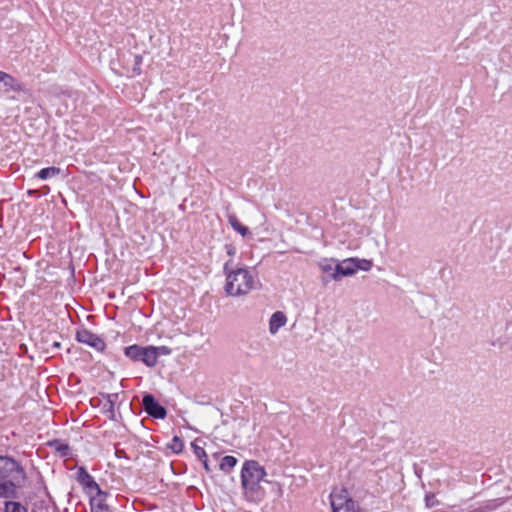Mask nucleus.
<instances>
[{"label":"nucleus","instance_id":"nucleus-17","mask_svg":"<svg viewBox=\"0 0 512 512\" xmlns=\"http://www.w3.org/2000/svg\"><path fill=\"white\" fill-rule=\"evenodd\" d=\"M228 223L230 226L241 234L243 237L249 234V228L244 226L237 218L235 214H230L228 216Z\"/></svg>","mask_w":512,"mask_h":512},{"label":"nucleus","instance_id":"nucleus-27","mask_svg":"<svg viewBox=\"0 0 512 512\" xmlns=\"http://www.w3.org/2000/svg\"><path fill=\"white\" fill-rule=\"evenodd\" d=\"M202 462L203 468L207 473L212 472V468L209 465L208 456L206 455V458L199 459Z\"/></svg>","mask_w":512,"mask_h":512},{"label":"nucleus","instance_id":"nucleus-29","mask_svg":"<svg viewBox=\"0 0 512 512\" xmlns=\"http://www.w3.org/2000/svg\"><path fill=\"white\" fill-rule=\"evenodd\" d=\"M115 456L117 458H127V454L125 450L116 448L115 450Z\"/></svg>","mask_w":512,"mask_h":512},{"label":"nucleus","instance_id":"nucleus-22","mask_svg":"<svg viewBox=\"0 0 512 512\" xmlns=\"http://www.w3.org/2000/svg\"><path fill=\"white\" fill-rule=\"evenodd\" d=\"M150 349L154 350L155 354V365L158 362V357L160 355H170L172 350L168 346H152L150 345Z\"/></svg>","mask_w":512,"mask_h":512},{"label":"nucleus","instance_id":"nucleus-6","mask_svg":"<svg viewBox=\"0 0 512 512\" xmlns=\"http://www.w3.org/2000/svg\"><path fill=\"white\" fill-rule=\"evenodd\" d=\"M142 407L144 411L152 418L165 419L167 416L166 408L151 393H144L142 397Z\"/></svg>","mask_w":512,"mask_h":512},{"label":"nucleus","instance_id":"nucleus-12","mask_svg":"<svg viewBox=\"0 0 512 512\" xmlns=\"http://www.w3.org/2000/svg\"><path fill=\"white\" fill-rule=\"evenodd\" d=\"M287 322L286 315L281 311L274 312L269 320V331L271 334H276L281 327Z\"/></svg>","mask_w":512,"mask_h":512},{"label":"nucleus","instance_id":"nucleus-3","mask_svg":"<svg viewBox=\"0 0 512 512\" xmlns=\"http://www.w3.org/2000/svg\"><path fill=\"white\" fill-rule=\"evenodd\" d=\"M0 479H14L16 483H22L26 479V473L15 459L0 456Z\"/></svg>","mask_w":512,"mask_h":512},{"label":"nucleus","instance_id":"nucleus-16","mask_svg":"<svg viewBox=\"0 0 512 512\" xmlns=\"http://www.w3.org/2000/svg\"><path fill=\"white\" fill-rule=\"evenodd\" d=\"M61 172H62V170L59 167H55V166L46 167V168H43L40 171H38L34 175V178H37L40 180H48V179L58 176L59 174H61Z\"/></svg>","mask_w":512,"mask_h":512},{"label":"nucleus","instance_id":"nucleus-20","mask_svg":"<svg viewBox=\"0 0 512 512\" xmlns=\"http://www.w3.org/2000/svg\"><path fill=\"white\" fill-rule=\"evenodd\" d=\"M4 512H28V510L20 502L6 501L4 506Z\"/></svg>","mask_w":512,"mask_h":512},{"label":"nucleus","instance_id":"nucleus-11","mask_svg":"<svg viewBox=\"0 0 512 512\" xmlns=\"http://www.w3.org/2000/svg\"><path fill=\"white\" fill-rule=\"evenodd\" d=\"M107 492L104 495H94L90 497L91 512H112L106 503Z\"/></svg>","mask_w":512,"mask_h":512},{"label":"nucleus","instance_id":"nucleus-25","mask_svg":"<svg viewBox=\"0 0 512 512\" xmlns=\"http://www.w3.org/2000/svg\"><path fill=\"white\" fill-rule=\"evenodd\" d=\"M439 501L437 500L435 494L428 493L425 495V505L427 508H432L438 505Z\"/></svg>","mask_w":512,"mask_h":512},{"label":"nucleus","instance_id":"nucleus-2","mask_svg":"<svg viewBox=\"0 0 512 512\" xmlns=\"http://www.w3.org/2000/svg\"><path fill=\"white\" fill-rule=\"evenodd\" d=\"M260 285L257 276L248 268H238L227 273L225 292L229 296L237 297L248 294Z\"/></svg>","mask_w":512,"mask_h":512},{"label":"nucleus","instance_id":"nucleus-15","mask_svg":"<svg viewBox=\"0 0 512 512\" xmlns=\"http://www.w3.org/2000/svg\"><path fill=\"white\" fill-rule=\"evenodd\" d=\"M48 446L52 449H54V451L60 456V457H67L69 455V452H70V447L67 443L59 440V439H55V440H51L48 442Z\"/></svg>","mask_w":512,"mask_h":512},{"label":"nucleus","instance_id":"nucleus-28","mask_svg":"<svg viewBox=\"0 0 512 512\" xmlns=\"http://www.w3.org/2000/svg\"><path fill=\"white\" fill-rule=\"evenodd\" d=\"M225 250H226L227 254H228L229 256H231V257H232V256H234V255L236 254V248H235V246H234V245H232V244H226V245H225Z\"/></svg>","mask_w":512,"mask_h":512},{"label":"nucleus","instance_id":"nucleus-14","mask_svg":"<svg viewBox=\"0 0 512 512\" xmlns=\"http://www.w3.org/2000/svg\"><path fill=\"white\" fill-rule=\"evenodd\" d=\"M21 483H16L14 479H7L6 481L0 483V497H15L16 495V487Z\"/></svg>","mask_w":512,"mask_h":512},{"label":"nucleus","instance_id":"nucleus-31","mask_svg":"<svg viewBox=\"0 0 512 512\" xmlns=\"http://www.w3.org/2000/svg\"><path fill=\"white\" fill-rule=\"evenodd\" d=\"M60 345H61V344H60L59 342H54L53 347L59 348V347H60Z\"/></svg>","mask_w":512,"mask_h":512},{"label":"nucleus","instance_id":"nucleus-24","mask_svg":"<svg viewBox=\"0 0 512 512\" xmlns=\"http://www.w3.org/2000/svg\"><path fill=\"white\" fill-rule=\"evenodd\" d=\"M355 266H356V271L357 270L369 271L372 268V262L370 260H366V259L355 258Z\"/></svg>","mask_w":512,"mask_h":512},{"label":"nucleus","instance_id":"nucleus-4","mask_svg":"<svg viewBox=\"0 0 512 512\" xmlns=\"http://www.w3.org/2000/svg\"><path fill=\"white\" fill-rule=\"evenodd\" d=\"M124 355L133 362H141L147 367L155 366L154 350L149 346L133 344L124 348Z\"/></svg>","mask_w":512,"mask_h":512},{"label":"nucleus","instance_id":"nucleus-8","mask_svg":"<svg viewBox=\"0 0 512 512\" xmlns=\"http://www.w3.org/2000/svg\"><path fill=\"white\" fill-rule=\"evenodd\" d=\"M76 340L79 343L94 348L98 352H103L106 348L105 341L87 328H80L76 331Z\"/></svg>","mask_w":512,"mask_h":512},{"label":"nucleus","instance_id":"nucleus-26","mask_svg":"<svg viewBox=\"0 0 512 512\" xmlns=\"http://www.w3.org/2000/svg\"><path fill=\"white\" fill-rule=\"evenodd\" d=\"M143 57L140 54L134 55V66H133V72L136 74L141 73V63H142Z\"/></svg>","mask_w":512,"mask_h":512},{"label":"nucleus","instance_id":"nucleus-23","mask_svg":"<svg viewBox=\"0 0 512 512\" xmlns=\"http://www.w3.org/2000/svg\"><path fill=\"white\" fill-rule=\"evenodd\" d=\"M319 267L322 272L332 275L335 269L334 260L333 259H324L319 263Z\"/></svg>","mask_w":512,"mask_h":512},{"label":"nucleus","instance_id":"nucleus-18","mask_svg":"<svg viewBox=\"0 0 512 512\" xmlns=\"http://www.w3.org/2000/svg\"><path fill=\"white\" fill-rule=\"evenodd\" d=\"M237 458L231 455L224 456L219 464V469L224 473H229L236 465Z\"/></svg>","mask_w":512,"mask_h":512},{"label":"nucleus","instance_id":"nucleus-10","mask_svg":"<svg viewBox=\"0 0 512 512\" xmlns=\"http://www.w3.org/2000/svg\"><path fill=\"white\" fill-rule=\"evenodd\" d=\"M356 273L355 258H349L342 263L335 264L331 279L339 281L344 276H352Z\"/></svg>","mask_w":512,"mask_h":512},{"label":"nucleus","instance_id":"nucleus-30","mask_svg":"<svg viewBox=\"0 0 512 512\" xmlns=\"http://www.w3.org/2000/svg\"><path fill=\"white\" fill-rule=\"evenodd\" d=\"M231 260L227 261L225 264H224V267H223V270H224V273L227 275V273H229L231 270L229 269V266L231 264Z\"/></svg>","mask_w":512,"mask_h":512},{"label":"nucleus","instance_id":"nucleus-19","mask_svg":"<svg viewBox=\"0 0 512 512\" xmlns=\"http://www.w3.org/2000/svg\"><path fill=\"white\" fill-rule=\"evenodd\" d=\"M167 448L175 454H180L184 449L183 440L179 436H174L171 442L167 444Z\"/></svg>","mask_w":512,"mask_h":512},{"label":"nucleus","instance_id":"nucleus-13","mask_svg":"<svg viewBox=\"0 0 512 512\" xmlns=\"http://www.w3.org/2000/svg\"><path fill=\"white\" fill-rule=\"evenodd\" d=\"M105 402L102 406V412L109 415L110 419H114L115 416V401L118 398V393L102 394Z\"/></svg>","mask_w":512,"mask_h":512},{"label":"nucleus","instance_id":"nucleus-5","mask_svg":"<svg viewBox=\"0 0 512 512\" xmlns=\"http://www.w3.org/2000/svg\"><path fill=\"white\" fill-rule=\"evenodd\" d=\"M332 512H357L356 502L349 496L347 490L333 491L330 494Z\"/></svg>","mask_w":512,"mask_h":512},{"label":"nucleus","instance_id":"nucleus-7","mask_svg":"<svg viewBox=\"0 0 512 512\" xmlns=\"http://www.w3.org/2000/svg\"><path fill=\"white\" fill-rule=\"evenodd\" d=\"M76 479L78 483L88 494L89 498L94 495H104V491L101 490L95 479L88 473L86 468L79 467L77 470Z\"/></svg>","mask_w":512,"mask_h":512},{"label":"nucleus","instance_id":"nucleus-21","mask_svg":"<svg viewBox=\"0 0 512 512\" xmlns=\"http://www.w3.org/2000/svg\"><path fill=\"white\" fill-rule=\"evenodd\" d=\"M202 439L200 438H196L192 443H191V448L193 450V453L195 454V456L197 457V459H202V458H206V451L205 449L199 445V443H202Z\"/></svg>","mask_w":512,"mask_h":512},{"label":"nucleus","instance_id":"nucleus-1","mask_svg":"<svg viewBox=\"0 0 512 512\" xmlns=\"http://www.w3.org/2000/svg\"><path fill=\"white\" fill-rule=\"evenodd\" d=\"M266 476V471L255 460H246L241 469V486L245 498L249 501L259 499L260 482Z\"/></svg>","mask_w":512,"mask_h":512},{"label":"nucleus","instance_id":"nucleus-9","mask_svg":"<svg viewBox=\"0 0 512 512\" xmlns=\"http://www.w3.org/2000/svg\"><path fill=\"white\" fill-rule=\"evenodd\" d=\"M24 91V85L12 75L0 70V92H21Z\"/></svg>","mask_w":512,"mask_h":512}]
</instances>
